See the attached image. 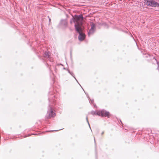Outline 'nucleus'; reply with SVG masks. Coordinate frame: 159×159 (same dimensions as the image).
I'll return each instance as SVG.
<instances>
[{
    "label": "nucleus",
    "mask_w": 159,
    "mask_h": 159,
    "mask_svg": "<svg viewBox=\"0 0 159 159\" xmlns=\"http://www.w3.org/2000/svg\"><path fill=\"white\" fill-rule=\"evenodd\" d=\"M70 75H71L73 77H74L75 79L76 80V79L75 78V76H74V73H73L72 72H70Z\"/></svg>",
    "instance_id": "obj_15"
},
{
    "label": "nucleus",
    "mask_w": 159,
    "mask_h": 159,
    "mask_svg": "<svg viewBox=\"0 0 159 159\" xmlns=\"http://www.w3.org/2000/svg\"><path fill=\"white\" fill-rule=\"evenodd\" d=\"M91 29L92 30H94V29L95 28V24L94 23H92L91 24Z\"/></svg>",
    "instance_id": "obj_12"
},
{
    "label": "nucleus",
    "mask_w": 159,
    "mask_h": 159,
    "mask_svg": "<svg viewBox=\"0 0 159 159\" xmlns=\"http://www.w3.org/2000/svg\"><path fill=\"white\" fill-rule=\"evenodd\" d=\"M156 54L154 55H150L148 54L145 56V57L147 59H146L147 61L149 62L152 63L153 64H157L158 62L155 58Z\"/></svg>",
    "instance_id": "obj_4"
},
{
    "label": "nucleus",
    "mask_w": 159,
    "mask_h": 159,
    "mask_svg": "<svg viewBox=\"0 0 159 159\" xmlns=\"http://www.w3.org/2000/svg\"><path fill=\"white\" fill-rule=\"evenodd\" d=\"M94 32V30H93L90 29L88 32V35L89 36L90 35L93 34Z\"/></svg>",
    "instance_id": "obj_11"
},
{
    "label": "nucleus",
    "mask_w": 159,
    "mask_h": 159,
    "mask_svg": "<svg viewBox=\"0 0 159 159\" xmlns=\"http://www.w3.org/2000/svg\"><path fill=\"white\" fill-rule=\"evenodd\" d=\"M56 98L55 95H51L48 98V100L51 104H49L48 108L47 113L45 116V119L47 120L52 118L55 117L56 115L55 107L52 104L54 105H55V101Z\"/></svg>",
    "instance_id": "obj_1"
},
{
    "label": "nucleus",
    "mask_w": 159,
    "mask_h": 159,
    "mask_svg": "<svg viewBox=\"0 0 159 159\" xmlns=\"http://www.w3.org/2000/svg\"><path fill=\"white\" fill-rule=\"evenodd\" d=\"M98 24L99 25H101V26H103L105 27H106V28L108 27V25L106 22H102V23H99Z\"/></svg>",
    "instance_id": "obj_10"
},
{
    "label": "nucleus",
    "mask_w": 159,
    "mask_h": 159,
    "mask_svg": "<svg viewBox=\"0 0 159 159\" xmlns=\"http://www.w3.org/2000/svg\"><path fill=\"white\" fill-rule=\"evenodd\" d=\"M99 116L102 117H107L108 118H110L111 115L109 111L104 110H99Z\"/></svg>",
    "instance_id": "obj_6"
},
{
    "label": "nucleus",
    "mask_w": 159,
    "mask_h": 159,
    "mask_svg": "<svg viewBox=\"0 0 159 159\" xmlns=\"http://www.w3.org/2000/svg\"><path fill=\"white\" fill-rule=\"evenodd\" d=\"M144 3L148 6L153 7H159V3L155 0H144Z\"/></svg>",
    "instance_id": "obj_5"
},
{
    "label": "nucleus",
    "mask_w": 159,
    "mask_h": 159,
    "mask_svg": "<svg viewBox=\"0 0 159 159\" xmlns=\"http://www.w3.org/2000/svg\"><path fill=\"white\" fill-rule=\"evenodd\" d=\"M43 57L50 62L53 61V59L51 57V53L49 51H46L43 54Z\"/></svg>",
    "instance_id": "obj_7"
},
{
    "label": "nucleus",
    "mask_w": 159,
    "mask_h": 159,
    "mask_svg": "<svg viewBox=\"0 0 159 159\" xmlns=\"http://www.w3.org/2000/svg\"><path fill=\"white\" fill-rule=\"evenodd\" d=\"M57 130H48V131H44V132H42V133H41V134H44L46 132H53V131H57ZM41 134V133H40L39 134Z\"/></svg>",
    "instance_id": "obj_13"
},
{
    "label": "nucleus",
    "mask_w": 159,
    "mask_h": 159,
    "mask_svg": "<svg viewBox=\"0 0 159 159\" xmlns=\"http://www.w3.org/2000/svg\"><path fill=\"white\" fill-rule=\"evenodd\" d=\"M99 111H92L91 112V114L93 115H98L99 116Z\"/></svg>",
    "instance_id": "obj_9"
},
{
    "label": "nucleus",
    "mask_w": 159,
    "mask_h": 159,
    "mask_svg": "<svg viewBox=\"0 0 159 159\" xmlns=\"http://www.w3.org/2000/svg\"><path fill=\"white\" fill-rule=\"evenodd\" d=\"M59 24L64 27H66L67 25V21L66 20H62L61 21Z\"/></svg>",
    "instance_id": "obj_8"
},
{
    "label": "nucleus",
    "mask_w": 159,
    "mask_h": 159,
    "mask_svg": "<svg viewBox=\"0 0 159 159\" xmlns=\"http://www.w3.org/2000/svg\"><path fill=\"white\" fill-rule=\"evenodd\" d=\"M104 131H102V133H101V135H102L103 134H104Z\"/></svg>",
    "instance_id": "obj_19"
},
{
    "label": "nucleus",
    "mask_w": 159,
    "mask_h": 159,
    "mask_svg": "<svg viewBox=\"0 0 159 159\" xmlns=\"http://www.w3.org/2000/svg\"><path fill=\"white\" fill-rule=\"evenodd\" d=\"M68 71L69 73H70V72H71L69 70H68Z\"/></svg>",
    "instance_id": "obj_20"
},
{
    "label": "nucleus",
    "mask_w": 159,
    "mask_h": 159,
    "mask_svg": "<svg viewBox=\"0 0 159 159\" xmlns=\"http://www.w3.org/2000/svg\"><path fill=\"white\" fill-rule=\"evenodd\" d=\"M73 18L70 20V23L72 24L73 22L75 23V25H77L79 28L82 27L83 25L84 20V17L82 15L80 14L79 15H75L74 16H72Z\"/></svg>",
    "instance_id": "obj_2"
},
{
    "label": "nucleus",
    "mask_w": 159,
    "mask_h": 159,
    "mask_svg": "<svg viewBox=\"0 0 159 159\" xmlns=\"http://www.w3.org/2000/svg\"><path fill=\"white\" fill-rule=\"evenodd\" d=\"M86 120H87V122L89 125V122L88 119V117L87 116L86 117Z\"/></svg>",
    "instance_id": "obj_17"
},
{
    "label": "nucleus",
    "mask_w": 159,
    "mask_h": 159,
    "mask_svg": "<svg viewBox=\"0 0 159 159\" xmlns=\"http://www.w3.org/2000/svg\"><path fill=\"white\" fill-rule=\"evenodd\" d=\"M49 22L51 21V19H50H50H49Z\"/></svg>",
    "instance_id": "obj_21"
},
{
    "label": "nucleus",
    "mask_w": 159,
    "mask_h": 159,
    "mask_svg": "<svg viewBox=\"0 0 159 159\" xmlns=\"http://www.w3.org/2000/svg\"><path fill=\"white\" fill-rule=\"evenodd\" d=\"M31 135L30 134H28L27 135H25L24 137V138H26L27 137H29V136H30Z\"/></svg>",
    "instance_id": "obj_16"
},
{
    "label": "nucleus",
    "mask_w": 159,
    "mask_h": 159,
    "mask_svg": "<svg viewBox=\"0 0 159 159\" xmlns=\"http://www.w3.org/2000/svg\"><path fill=\"white\" fill-rule=\"evenodd\" d=\"M37 134H33V135H37Z\"/></svg>",
    "instance_id": "obj_22"
},
{
    "label": "nucleus",
    "mask_w": 159,
    "mask_h": 159,
    "mask_svg": "<svg viewBox=\"0 0 159 159\" xmlns=\"http://www.w3.org/2000/svg\"><path fill=\"white\" fill-rule=\"evenodd\" d=\"M46 65L47 66V67H48L49 68V69L50 71H51V67L49 66V64L47 63H46Z\"/></svg>",
    "instance_id": "obj_14"
},
{
    "label": "nucleus",
    "mask_w": 159,
    "mask_h": 159,
    "mask_svg": "<svg viewBox=\"0 0 159 159\" xmlns=\"http://www.w3.org/2000/svg\"><path fill=\"white\" fill-rule=\"evenodd\" d=\"M158 65V67H157V69L159 70V62H158L157 63V64Z\"/></svg>",
    "instance_id": "obj_18"
},
{
    "label": "nucleus",
    "mask_w": 159,
    "mask_h": 159,
    "mask_svg": "<svg viewBox=\"0 0 159 159\" xmlns=\"http://www.w3.org/2000/svg\"><path fill=\"white\" fill-rule=\"evenodd\" d=\"M75 29L76 31L79 33V35L78 36V39L80 41L84 40L85 37V34L81 32V27H79L78 25H75Z\"/></svg>",
    "instance_id": "obj_3"
}]
</instances>
